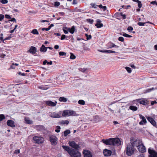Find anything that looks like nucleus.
<instances>
[{"instance_id": "f257e3e1", "label": "nucleus", "mask_w": 157, "mask_h": 157, "mask_svg": "<svg viewBox=\"0 0 157 157\" xmlns=\"http://www.w3.org/2000/svg\"><path fill=\"white\" fill-rule=\"evenodd\" d=\"M62 147L68 153L71 157H81V153L78 151L70 148L68 146L63 145Z\"/></svg>"}, {"instance_id": "f03ea898", "label": "nucleus", "mask_w": 157, "mask_h": 157, "mask_svg": "<svg viewBox=\"0 0 157 157\" xmlns=\"http://www.w3.org/2000/svg\"><path fill=\"white\" fill-rule=\"evenodd\" d=\"M142 141L140 139H136L134 138H132L130 139V144L133 147H136L138 148L142 144Z\"/></svg>"}, {"instance_id": "7ed1b4c3", "label": "nucleus", "mask_w": 157, "mask_h": 157, "mask_svg": "<svg viewBox=\"0 0 157 157\" xmlns=\"http://www.w3.org/2000/svg\"><path fill=\"white\" fill-rule=\"evenodd\" d=\"M76 112L71 110H64L62 113V116L63 117L77 116Z\"/></svg>"}, {"instance_id": "20e7f679", "label": "nucleus", "mask_w": 157, "mask_h": 157, "mask_svg": "<svg viewBox=\"0 0 157 157\" xmlns=\"http://www.w3.org/2000/svg\"><path fill=\"white\" fill-rule=\"evenodd\" d=\"M135 149L130 144H128L127 145L126 147V154L130 156L133 154Z\"/></svg>"}, {"instance_id": "39448f33", "label": "nucleus", "mask_w": 157, "mask_h": 157, "mask_svg": "<svg viewBox=\"0 0 157 157\" xmlns=\"http://www.w3.org/2000/svg\"><path fill=\"white\" fill-rule=\"evenodd\" d=\"M49 140L52 145L55 146L57 144L58 139L54 135H50L49 136Z\"/></svg>"}, {"instance_id": "423d86ee", "label": "nucleus", "mask_w": 157, "mask_h": 157, "mask_svg": "<svg viewBox=\"0 0 157 157\" xmlns=\"http://www.w3.org/2000/svg\"><path fill=\"white\" fill-rule=\"evenodd\" d=\"M33 140L36 143L40 144L44 142V138L41 136H35L33 137Z\"/></svg>"}, {"instance_id": "0eeeda50", "label": "nucleus", "mask_w": 157, "mask_h": 157, "mask_svg": "<svg viewBox=\"0 0 157 157\" xmlns=\"http://www.w3.org/2000/svg\"><path fill=\"white\" fill-rule=\"evenodd\" d=\"M111 145L118 146L121 144V141L118 138H111Z\"/></svg>"}, {"instance_id": "6e6552de", "label": "nucleus", "mask_w": 157, "mask_h": 157, "mask_svg": "<svg viewBox=\"0 0 157 157\" xmlns=\"http://www.w3.org/2000/svg\"><path fill=\"white\" fill-rule=\"evenodd\" d=\"M68 144L70 146L75 150H78L80 147L79 144H76L74 141H69L68 142Z\"/></svg>"}, {"instance_id": "1a4fd4ad", "label": "nucleus", "mask_w": 157, "mask_h": 157, "mask_svg": "<svg viewBox=\"0 0 157 157\" xmlns=\"http://www.w3.org/2000/svg\"><path fill=\"white\" fill-rule=\"evenodd\" d=\"M148 152L149 154V157H157V152L152 149L149 148Z\"/></svg>"}, {"instance_id": "9d476101", "label": "nucleus", "mask_w": 157, "mask_h": 157, "mask_svg": "<svg viewBox=\"0 0 157 157\" xmlns=\"http://www.w3.org/2000/svg\"><path fill=\"white\" fill-rule=\"evenodd\" d=\"M49 116L53 118H59L61 117V114L58 113L56 112L50 113Z\"/></svg>"}, {"instance_id": "9b49d317", "label": "nucleus", "mask_w": 157, "mask_h": 157, "mask_svg": "<svg viewBox=\"0 0 157 157\" xmlns=\"http://www.w3.org/2000/svg\"><path fill=\"white\" fill-rule=\"evenodd\" d=\"M140 118L142 120L139 122V124L141 125H143L147 123V121L145 117L141 114L139 115Z\"/></svg>"}, {"instance_id": "f8f14e48", "label": "nucleus", "mask_w": 157, "mask_h": 157, "mask_svg": "<svg viewBox=\"0 0 157 157\" xmlns=\"http://www.w3.org/2000/svg\"><path fill=\"white\" fill-rule=\"evenodd\" d=\"M37 52V48L34 46H31L29 50L27 52L28 53H29L32 54H34Z\"/></svg>"}, {"instance_id": "ddd939ff", "label": "nucleus", "mask_w": 157, "mask_h": 157, "mask_svg": "<svg viewBox=\"0 0 157 157\" xmlns=\"http://www.w3.org/2000/svg\"><path fill=\"white\" fill-rule=\"evenodd\" d=\"M139 151L142 153H144L146 151V148L142 142V144L137 148Z\"/></svg>"}, {"instance_id": "4468645a", "label": "nucleus", "mask_w": 157, "mask_h": 157, "mask_svg": "<svg viewBox=\"0 0 157 157\" xmlns=\"http://www.w3.org/2000/svg\"><path fill=\"white\" fill-rule=\"evenodd\" d=\"M147 120L154 126H156V122L153 118L150 117H147Z\"/></svg>"}, {"instance_id": "2eb2a0df", "label": "nucleus", "mask_w": 157, "mask_h": 157, "mask_svg": "<svg viewBox=\"0 0 157 157\" xmlns=\"http://www.w3.org/2000/svg\"><path fill=\"white\" fill-rule=\"evenodd\" d=\"M83 153L84 157H92V155L90 151L87 150H85Z\"/></svg>"}, {"instance_id": "dca6fc26", "label": "nucleus", "mask_w": 157, "mask_h": 157, "mask_svg": "<svg viewBox=\"0 0 157 157\" xmlns=\"http://www.w3.org/2000/svg\"><path fill=\"white\" fill-rule=\"evenodd\" d=\"M7 124L8 126L13 128L15 126L14 124V122L11 120H8L7 121Z\"/></svg>"}, {"instance_id": "f3484780", "label": "nucleus", "mask_w": 157, "mask_h": 157, "mask_svg": "<svg viewBox=\"0 0 157 157\" xmlns=\"http://www.w3.org/2000/svg\"><path fill=\"white\" fill-rule=\"evenodd\" d=\"M45 103L47 105L52 106H55L57 104L56 101L53 102L51 101H47Z\"/></svg>"}, {"instance_id": "a211bd4d", "label": "nucleus", "mask_w": 157, "mask_h": 157, "mask_svg": "<svg viewBox=\"0 0 157 157\" xmlns=\"http://www.w3.org/2000/svg\"><path fill=\"white\" fill-rule=\"evenodd\" d=\"M102 142L106 145H111V138H110L108 139H103L102 140Z\"/></svg>"}, {"instance_id": "6ab92c4d", "label": "nucleus", "mask_w": 157, "mask_h": 157, "mask_svg": "<svg viewBox=\"0 0 157 157\" xmlns=\"http://www.w3.org/2000/svg\"><path fill=\"white\" fill-rule=\"evenodd\" d=\"M111 151L110 150L105 149L103 151V154L104 155L108 156H110L111 154Z\"/></svg>"}, {"instance_id": "aec40b11", "label": "nucleus", "mask_w": 157, "mask_h": 157, "mask_svg": "<svg viewBox=\"0 0 157 157\" xmlns=\"http://www.w3.org/2000/svg\"><path fill=\"white\" fill-rule=\"evenodd\" d=\"M66 29L71 34H73L75 31V27L74 26H73L71 27V28H66Z\"/></svg>"}, {"instance_id": "412c9836", "label": "nucleus", "mask_w": 157, "mask_h": 157, "mask_svg": "<svg viewBox=\"0 0 157 157\" xmlns=\"http://www.w3.org/2000/svg\"><path fill=\"white\" fill-rule=\"evenodd\" d=\"M108 46L109 47V48H112L113 47H115V48H119V46L116 45L113 43L112 42H109L108 44Z\"/></svg>"}, {"instance_id": "4be33fe9", "label": "nucleus", "mask_w": 157, "mask_h": 157, "mask_svg": "<svg viewBox=\"0 0 157 157\" xmlns=\"http://www.w3.org/2000/svg\"><path fill=\"white\" fill-rule=\"evenodd\" d=\"M47 48H48L45 47L44 45L43 44L40 48V51L41 52H45L47 51Z\"/></svg>"}, {"instance_id": "5701e85b", "label": "nucleus", "mask_w": 157, "mask_h": 157, "mask_svg": "<svg viewBox=\"0 0 157 157\" xmlns=\"http://www.w3.org/2000/svg\"><path fill=\"white\" fill-rule=\"evenodd\" d=\"M36 128L38 131H41L44 129V127L42 125H36Z\"/></svg>"}, {"instance_id": "b1692460", "label": "nucleus", "mask_w": 157, "mask_h": 157, "mask_svg": "<svg viewBox=\"0 0 157 157\" xmlns=\"http://www.w3.org/2000/svg\"><path fill=\"white\" fill-rule=\"evenodd\" d=\"M59 100L60 102H65L67 101V99L64 97H60Z\"/></svg>"}, {"instance_id": "393cba45", "label": "nucleus", "mask_w": 157, "mask_h": 157, "mask_svg": "<svg viewBox=\"0 0 157 157\" xmlns=\"http://www.w3.org/2000/svg\"><path fill=\"white\" fill-rule=\"evenodd\" d=\"M129 109L134 111L137 110L138 109L137 107L133 105H130L129 107Z\"/></svg>"}, {"instance_id": "a878e982", "label": "nucleus", "mask_w": 157, "mask_h": 157, "mask_svg": "<svg viewBox=\"0 0 157 157\" xmlns=\"http://www.w3.org/2000/svg\"><path fill=\"white\" fill-rule=\"evenodd\" d=\"M154 90V88L153 87H152L151 88L145 90L144 93V94H146L147 93H149Z\"/></svg>"}, {"instance_id": "bb28decb", "label": "nucleus", "mask_w": 157, "mask_h": 157, "mask_svg": "<svg viewBox=\"0 0 157 157\" xmlns=\"http://www.w3.org/2000/svg\"><path fill=\"white\" fill-rule=\"evenodd\" d=\"M49 87L47 86H39L38 87V88L44 90H47Z\"/></svg>"}, {"instance_id": "cd10ccee", "label": "nucleus", "mask_w": 157, "mask_h": 157, "mask_svg": "<svg viewBox=\"0 0 157 157\" xmlns=\"http://www.w3.org/2000/svg\"><path fill=\"white\" fill-rule=\"evenodd\" d=\"M25 121L26 123L28 124H31L33 123V122L28 118H25Z\"/></svg>"}, {"instance_id": "c85d7f7f", "label": "nucleus", "mask_w": 157, "mask_h": 157, "mask_svg": "<svg viewBox=\"0 0 157 157\" xmlns=\"http://www.w3.org/2000/svg\"><path fill=\"white\" fill-rule=\"evenodd\" d=\"M31 33L34 35H38L39 34V32L36 29H33Z\"/></svg>"}, {"instance_id": "c756f323", "label": "nucleus", "mask_w": 157, "mask_h": 157, "mask_svg": "<svg viewBox=\"0 0 157 157\" xmlns=\"http://www.w3.org/2000/svg\"><path fill=\"white\" fill-rule=\"evenodd\" d=\"M149 23L151 24H152L151 22L149 21L147 22H139L137 23L138 25L140 26H144V24L146 23Z\"/></svg>"}, {"instance_id": "7c9ffc66", "label": "nucleus", "mask_w": 157, "mask_h": 157, "mask_svg": "<svg viewBox=\"0 0 157 157\" xmlns=\"http://www.w3.org/2000/svg\"><path fill=\"white\" fill-rule=\"evenodd\" d=\"M120 34L121 35H122L124 37H127L130 38V37H132V36L129 35L128 34H127L126 33H123V34H122L121 33Z\"/></svg>"}, {"instance_id": "2f4dec72", "label": "nucleus", "mask_w": 157, "mask_h": 157, "mask_svg": "<svg viewBox=\"0 0 157 157\" xmlns=\"http://www.w3.org/2000/svg\"><path fill=\"white\" fill-rule=\"evenodd\" d=\"M95 25L97 28H100L103 27V24L101 23H97Z\"/></svg>"}, {"instance_id": "473e14b6", "label": "nucleus", "mask_w": 157, "mask_h": 157, "mask_svg": "<svg viewBox=\"0 0 157 157\" xmlns=\"http://www.w3.org/2000/svg\"><path fill=\"white\" fill-rule=\"evenodd\" d=\"M70 133V131L69 130L65 131L64 132V135L65 136H66L69 133Z\"/></svg>"}, {"instance_id": "72a5a7b5", "label": "nucleus", "mask_w": 157, "mask_h": 157, "mask_svg": "<svg viewBox=\"0 0 157 157\" xmlns=\"http://www.w3.org/2000/svg\"><path fill=\"white\" fill-rule=\"evenodd\" d=\"M78 103L80 105H84L85 104V101L83 100H79L78 101Z\"/></svg>"}, {"instance_id": "f704fd0d", "label": "nucleus", "mask_w": 157, "mask_h": 157, "mask_svg": "<svg viewBox=\"0 0 157 157\" xmlns=\"http://www.w3.org/2000/svg\"><path fill=\"white\" fill-rule=\"evenodd\" d=\"M98 7H99L100 8L103 9L104 11H105L106 9V6H103L101 4L98 5Z\"/></svg>"}, {"instance_id": "c9c22d12", "label": "nucleus", "mask_w": 157, "mask_h": 157, "mask_svg": "<svg viewBox=\"0 0 157 157\" xmlns=\"http://www.w3.org/2000/svg\"><path fill=\"white\" fill-rule=\"evenodd\" d=\"M125 69L127 71V72L129 73H130L132 72V70L131 69V68L128 67H125Z\"/></svg>"}, {"instance_id": "e433bc0d", "label": "nucleus", "mask_w": 157, "mask_h": 157, "mask_svg": "<svg viewBox=\"0 0 157 157\" xmlns=\"http://www.w3.org/2000/svg\"><path fill=\"white\" fill-rule=\"evenodd\" d=\"M78 70L80 71L84 72L87 70V69L85 68H79L78 69Z\"/></svg>"}, {"instance_id": "4c0bfd02", "label": "nucleus", "mask_w": 157, "mask_h": 157, "mask_svg": "<svg viewBox=\"0 0 157 157\" xmlns=\"http://www.w3.org/2000/svg\"><path fill=\"white\" fill-rule=\"evenodd\" d=\"M59 54L60 56H65L66 55V53L64 52H59Z\"/></svg>"}, {"instance_id": "58836bf2", "label": "nucleus", "mask_w": 157, "mask_h": 157, "mask_svg": "<svg viewBox=\"0 0 157 157\" xmlns=\"http://www.w3.org/2000/svg\"><path fill=\"white\" fill-rule=\"evenodd\" d=\"M85 36L86 37V39L88 40L91 38V36L90 35H88L86 34H85Z\"/></svg>"}, {"instance_id": "ea45409f", "label": "nucleus", "mask_w": 157, "mask_h": 157, "mask_svg": "<svg viewBox=\"0 0 157 157\" xmlns=\"http://www.w3.org/2000/svg\"><path fill=\"white\" fill-rule=\"evenodd\" d=\"M76 58L75 56L72 53H71L70 59H75Z\"/></svg>"}, {"instance_id": "a19ab883", "label": "nucleus", "mask_w": 157, "mask_h": 157, "mask_svg": "<svg viewBox=\"0 0 157 157\" xmlns=\"http://www.w3.org/2000/svg\"><path fill=\"white\" fill-rule=\"evenodd\" d=\"M66 28H67V27H64L63 29V31L64 33L65 34H67L68 33V31L67 30V29H66Z\"/></svg>"}, {"instance_id": "79ce46f5", "label": "nucleus", "mask_w": 157, "mask_h": 157, "mask_svg": "<svg viewBox=\"0 0 157 157\" xmlns=\"http://www.w3.org/2000/svg\"><path fill=\"white\" fill-rule=\"evenodd\" d=\"M56 129L55 130V131L57 132H60V127L59 126H57L56 127Z\"/></svg>"}, {"instance_id": "37998d69", "label": "nucleus", "mask_w": 157, "mask_h": 157, "mask_svg": "<svg viewBox=\"0 0 157 157\" xmlns=\"http://www.w3.org/2000/svg\"><path fill=\"white\" fill-rule=\"evenodd\" d=\"M133 30V28L131 26H129L127 28V30L130 32H131Z\"/></svg>"}, {"instance_id": "c03bdc74", "label": "nucleus", "mask_w": 157, "mask_h": 157, "mask_svg": "<svg viewBox=\"0 0 157 157\" xmlns=\"http://www.w3.org/2000/svg\"><path fill=\"white\" fill-rule=\"evenodd\" d=\"M18 65V64H17V63H13L10 66V68L11 69H14L15 67H13V66H17Z\"/></svg>"}, {"instance_id": "a18cd8bd", "label": "nucleus", "mask_w": 157, "mask_h": 157, "mask_svg": "<svg viewBox=\"0 0 157 157\" xmlns=\"http://www.w3.org/2000/svg\"><path fill=\"white\" fill-rule=\"evenodd\" d=\"M138 6L139 8H140L142 7V4L141 1H139L138 2Z\"/></svg>"}, {"instance_id": "49530a36", "label": "nucleus", "mask_w": 157, "mask_h": 157, "mask_svg": "<svg viewBox=\"0 0 157 157\" xmlns=\"http://www.w3.org/2000/svg\"><path fill=\"white\" fill-rule=\"evenodd\" d=\"M139 103L140 104L143 105H145L146 104V101L144 100H141L139 101Z\"/></svg>"}, {"instance_id": "de8ad7c7", "label": "nucleus", "mask_w": 157, "mask_h": 157, "mask_svg": "<svg viewBox=\"0 0 157 157\" xmlns=\"http://www.w3.org/2000/svg\"><path fill=\"white\" fill-rule=\"evenodd\" d=\"M87 21L91 24H92L94 22V20L93 19H87Z\"/></svg>"}, {"instance_id": "09e8293b", "label": "nucleus", "mask_w": 157, "mask_h": 157, "mask_svg": "<svg viewBox=\"0 0 157 157\" xmlns=\"http://www.w3.org/2000/svg\"><path fill=\"white\" fill-rule=\"evenodd\" d=\"M106 53H115L116 52L115 51H112L110 50H106Z\"/></svg>"}, {"instance_id": "8fccbe9b", "label": "nucleus", "mask_w": 157, "mask_h": 157, "mask_svg": "<svg viewBox=\"0 0 157 157\" xmlns=\"http://www.w3.org/2000/svg\"><path fill=\"white\" fill-rule=\"evenodd\" d=\"M0 2L3 4H6L8 1L7 0H0Z\"/></svg>"}, {"instance_id": "3c124183", "label": "nucleus", "mask_w": 157, "mask_h": 157, "mask_svg": "<svg viewBox=\"0 0 157 157\" xmlns=\"http://www.w3.org/2000/svg\"><path fill=\"white\" fill-rule=\"evenodd\" d=\"M5 117L3 114H0V119L1 121H2L3 119H4Z\"/></svg>"}, {"instance_id": "603ef678", "label": "nucleus", "mask_w": 157, "mask_h": 157, "mask_svg": "<svg viewBox=\"0 0 157 157\" xmlns=\"http://www.w3.org/2000/svg\"><path fill=\"white\" fill-rule=\"evenodd\" d=\"M118 40L120 41L123 42L124 41V38L122 37H119L118 38Z\"/></svg>"}, {"instance_id": "864d4df0", "label": "nucleus", "mask_w": 157, "mask_h": 157, "mask_svg": "<svg viewBox=\"0 0 157 157\" xmlns=\"http://www.w3.org/2000/svg\"><path fill=\"white\" fill-rule=\"evenodd\" d=\"M90 5L92 7L94 8H96L97 6H98L96 5L95 4L93 3H91L90 4Z\"/></svg>"}, {"instance_id": "5fc2aeb1", "label": "nucleus", "mask_w": 157, "mask_h": 157, "mask_svg": "<svg viewBox=\"0 0 157 157\" xmlns=\"http://www.w3.org/2000/svg\"><path fill=\"white\" fill-rule=\"evenodd\" d=\"M130 6H131L130 5H128V6H127L123 5V6H122V8H124L126 9H128V7H130Z\"/></svg>"}, {"instance_id": "6e6d98bb", "label": "nucleus", "mask_w": 157, "mask_h": 157, "mask_svg": "<svg viewBox=\"0 0 157 157\" xmlns=\"http://www.w3.org/2000/svg\"><path fill=\"white\" fill-rule=\"evenodd\" d=\"M60 5V3L59 2H56L54 3V6H58Z\"/></svg>"}, {"instance_id": "4d7b16f0", "label": "nucleus", "mask_w": 157, "mask_h": 157, "mask_svg": "<svg viewBox=\"0 0 157 157\" xmlns=\"http://www.w3.org/2000/svg\"><path fill=\"white\" fill-rule=\"evenodd\" d=\"M4 18V16L3 14H0V21H2Z\"/></svg>"}, {"instance_id": "13d9d810", "label": "nucleus", "mask_w": 157, "mask_h": 157, "mask_svg": "<svg viewBox=\"0 0 157 157\" xmlns=\"http://www.w3.org/2000/svg\"><path fill=\"white\" fill-rule=\"evenodd\" d=\"M18 74L20 75H22V76H26V75L27 74H26V73H22L21 72H20L18 73Z\"/></svg>"}, {"instance_id": "bf43d9fd", "label": "nucleus", "mask_w": 157, "mask_h": 157, "mask_svg": "<svg viewBox=\"0 0 157 157\" xmlns=\"http://www.w3.org/2000/svg\"><path fill=\"white\" fill-rule=\"evenodd\" d=\"M50 29L48 27V28H43L42 29V31H44L45 30L46 31H48Z\"/></svg>"}, {"instance_id": "052dcab7", "label": "nucleus", "mask_w": 157, "mask_h": 157, "mask_svg": "<svg viewBox=\"0 0 157 157\" xmlns=\"http://www.w3.org/2000/svg\"><path fill=\"white\" fill-rule=\"evenodd\" d=\"M20 152V150H16L14 151V153L16 154H19Z\"/></svg>"}, {"instance_id": "680f3d73", "label": "nucleus", "mask_w": 157, "mask_h": 157, "mask_svg": "<svg viewBox=\"0 0 157 157\" xmlns=\"http://www.w3.org/2000/svg\"><path fill=\"white\" fill-rule=\"evenodd\" d=\"M5 17L6 18L8 19H11V17L9 15L6 14L5 15Z\"/></svg>"}, {"instance_id": "e2e57ef3", "label": "nucleus", "mask_w": 157, "mask_h": 157, "mask_svg": "<svg viewBox=\"0 0 157 157\" xmlns=\"http://www.w3.org/2000/svg\"><path fill=\"white\" fill-rule=\"evenodd\" d=\"M69 123V121L67 120H66L63 121V123L64 124H68Z\"/></svg>"}, {"instance_id": "0e129e2a", "label": "nucleus", "mask_w": 157, "mask_h": 157, "mask_svg": "<svg viewBox=\"0 0 157 157\" xmlns=\"http://www.w3.org/2000/svg\"><path fill=\"white\" fill-rule=\"evenodd\" d=\"M66 36L65 35H62L61 36V40H63L64 39L66 38Z\"/></svg>"}, {"instance_id": "69168bd1", "label": "nucleus", "mask_w": 157, "mask_h": 157, "mask_svg": "<svg viewBox=\"0 0 157 157\" xmlns=\"http://www.w3.org/2000/svg\"><path fill=\"white\" fill-rule=\"evenodd\" d=\"M157 103V102L155 101H152L151 102V105H154L155 104H156Z\"/></svg>"}, {"instance_id": "338daca9", "label": "nucleus", "mask_w": 157, "mask_h": 157, "mask_svg": "<svg viewBox=\"0 0 157 157\" xmlns=\"http://www.w3.org/2000/svg\"><path fill=\"white\" fill-rule=\"evenodd\" d=\"M10 21L12 22H15V23L16 22V20L14 18H13L10 20Z\"/></svg>"}, {"instance_id": "774afa93", "label": "nucleus", "mask_w": 157, "mask_h": 157, "mask_svg": "<svg viewBox=\"0 0 157 157\" xmlns=\"http://www.w3.org/2000/svg\"><path fill=\"white\" fill-rule=\"evenodd\" d=\"M150 3L151 4L153 5L155 4L157 6V2H156V1H152Z\"/></svg>"}]
</instances>
